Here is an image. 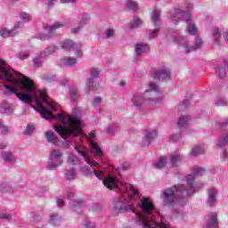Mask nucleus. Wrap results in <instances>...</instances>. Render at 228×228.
I'll use <instances>...</instances> for the list:
<instances>
[{
	"label": "nucleus",
	"instance_id": "nucleus-21",
	"mask_svg": "<svg viewBox=\"0 0 228 228\" xmlns=\"http://www.w3.org/2000/svg\"><path fill=\"white\" fill-rule=\"evenodd\" d=\"M180 15L181 17H183V19L184 20H186L187 22L189 20H191V13H190V11H185V12H181V13H176L175 15L172 16L171 19L172 20H174V19L177 18V16Z\"/></svg>",
	"mask_w": 228,
	"mask_h": 228
},
{
	"label": "nucleus",
	"instance_id": "nucleus-33",
	"mask_svg": "<svg viewBox=\"0 0 228 228\" xmlns=\"http://www.w3.org/2000/svg\"><path fill=\"white\" fill-rule=\"evenodd\" d=\"M156 168H163L167 167V157H160L159 160L155 164Z\"/></svg>",
	"mask_w": 228,
	"mask_h": 228
},
{
	"label": "nucleus",
	"instance_id": "nucleus-5",
	"mask_svg": "<svg viewBox=\"0 0 228 228\" xmlns=\"http://www.w3.org/2000/svg\"><path fill=\"white\" fill-rule=\"evenodd\" d=\"M61 156H63V153L60 150H53L50 154V162L48 165L49 170H55V168H58L60 165H61Z\"/></svg>",
	"mask_w": 228,
	"mask_h": 228
},
{
	"label": "nucleus",
	"instance_id": "nucleus-7",
	"mask_svg": "<svg viewBox=\"0 0 228 228\" xmlns=\"http://www.w3.org/2000/svg\"><path fill=\"white\" fill-rule=\"evenodd\" d=\"M4 88H6L10 94H14V95L17 96L20 101L25 102L26 104H31V102H33V98L31 95L28 94L18 93L17 90L14 87L10 86V85L4 84Z\"/></svg>",
	"mask_w": 228,
	"mask_h": 228
},
{
	"label": "nucleus",
	"instance_id": "nucleus-54",
	"mask_svg": "<svg viewBox=\"0 0 228 228\" xmlns=\"http://www.w3.org/2000/svg\"><path fill=\"white\" fill-rule=\"evenodd\" d=\"M159 30L158 29H153L150 35V38H155L156 37V35H158Z\"/></svg>",
	"mask_w": 228,
	"mask_h": 228
},
{
	"label": "nucleus",
	"instance_id": "nucleus-51",
	"mask_svg": "<svg viewBox=\"0 0 228 228\" xmlns=\"http://www.w3.org/2000/svg\"><path fill=\"white\" fill-rule=\"evenodd\" d=\"M0 128L3 129L4 134H8V127L4 126V125L1 121H0Z\"/></svg>",
	"mask_w": 228,
	"mask_h": 228
},
{
	"label": "nucleus",
	"instance_id": "nucleus-3",
	"mask_svg": "<svg viewBox=\"0 0 228 228\" xmlns=\"http://www.w3.org/2000/svg\"><path fill=\"white\" fill-rule=\"evenodd\" d=\"M68 122L69 126H66L65 125H54L53 129L63 138L64 140L67 136H79L81 134V121L77 118L69 117L68 118Z\"/></svg>",
	"mask_w": 228,
	"mask_h": 228
},
{
	"label": "nucleus",
	"instance_id": "nucleus-19",
	"mask_svg": "<svg viewBox=\"0 0 228 228\" xmlns=\"http://www.w3.org/2000/svg\"><path fill=\"white\" fill-rule=\"evenodd\" d=\"M215 202H216V191L209 189L208 204H209V206H213Z\"/></svg>",
	"mask_w": 228,
	"mask_h": 228
},
{
	"label": "nucleus",
	"instance_id": "nucleus-60",
	"mask_svg": "<svg viewBox=\"0 0 228 228\" xmlns=\"http://www.w3.org/2000/svg\"><path fill=\"white\" fill-rule=\"evenodd\" d=\"M57 204H58V207H59V208H61V206H63V200H57Z\"/></svg>",
	"mask_w": 228,
	"mask_h": 228
},
{
	"label": "nucleus",
	"instance_id": "nucleus-26",
	"mask_svg": "<svg viewBox=\"0 0 228 228\" xmlns=\"http://www.w3.org/2000/svg\"><path fill=\"white\" fill-rule=\"evenodd\" d=\"M171 165L177 167L181 163V155L174 153L170 156Z\"/></svg>",
	"mask_w": 228,
	"mask_h": 228
},
{
	"label": "nucleus",
	"instance_id": "nucleus-16",
	"mask_svg": "<svg viewBox=\"0 0 228 228\" xmlns=\"http://www.w3.org/2000/svg\"><path fill=\"white\" fill-rule=\"evenodd\" d=\"M155 138H158V132L156 131L148 132L143 140L142 147H145V145H149V143H151V142L155 140Z\"/></svg>",
	"mask_w": 228,
	"mask_h": 228
},
{
	"label": "nucleus",
	"instance_id": "nucleus-62",
	"mask_svg": "<svg viewBox=\"0 0 228 228\" xmlns=\"http://www.w3.org/2000/svg\"><path fill=\"white\" fill-rule=\"evenodd\" d=\"M89 138H95V132L92 131V132L89 134Z\"/></svg>",
	"mask_w": 228,
	"mask_h": 228
},
{
	"label": "nucleus",
	"instance_id": "nucleus-46",
	"mask_svg": "<svg viewBox=\"0 0 228 228\" xmlns=\"http://www.w3.org/2000/svg\"><path fill=\"white\" fill-rule=\"evenodd\" d=\"M10 218H12V216L10 214H6V213L0 214V220H10Z\"/></svg>",
	"mask_w": 228,
	"mask_h": 228
},
{
	"label": "nucleus",
	"instance_id": "nucleus-10",
	"mask_svg": "<svg viewBox=\"0 0 228 228\" xmlns=\"http://www.w3.org/2000/svg\"><path fill=\"white\" fill-rule=\"evenodd\" d=\"M75 149L78 154L81 155L84 159H86V163L91 167H99V163L97 162H90V158L88 157V150L85 148L83 145H77Z\"/></svg>",
	"mask_w": 228,
	"mask_h": 228
},
{
	"label": "nucleus",
	"instance_id": "nucleus-8",
	"mask_svg": "<svg viewBox=\"0 0 228 228\" xmlns=\"http://www.w3.org/2000/svg\"><path fill=\"white\" fill-rule=\"evenodd\" d=\"M141 209L146 215H152L154 209H156V206H154V203L152 200H151V198L143 197L141 200Z\"/></svg>",
	"mask_w": 228,
	"mask_h": 228
},
{
	"label": "nucleus",
	"instance_id": "nucleus-22",
	"mask_svg": "<svg viewBox=\"0 0 228 228\" xmlns=\"http://www.w3.org/2000/svg\"><path fill=\"white\" fill-rule=\"evenodd\" d=\"M90 143L93 149L92 152H94L96 156H102V150H101L99 144L94 141H91Z\"/></svg>",
	"mask_w": 228,
	"mask_h": 228
},
{
	"label": "nucleus",
	"instance_id": "nucleus-40",
	"mask_svg": "<svg viewBox=\"0 0 228 228\" xmlns=\"http://www.w3.org/2000/svg\"><path fill=\"white\" fill-rule=\"evenodd\" d=\"M34 131H35V126L34 125H28L27 128L23 132V134H33Z\"/></svg>",
	"mask_w": 228,
	"mask_h": 228
},
{
	"label": "nucleus",
	"instance_id": "nucleus-45",
	"mask_svg": "<svg viewBox=\"0 0 228 228\" xmlns=\"http://www.w3.org/2000/svg\"><path fill=\"white\" fill-rule=\"evenodd\" d=\"M20 19L22 20H31V16H29V14H28V12H21Z\"/></svg>",
	"mask_w": 228,
	"mask_h": 228
},
{
	"label": "nucleus",
	"instance_id": "nucleus-31",
	"mask_svg": "<svg viewBox=\"0 0 228 228\" xmlns=\"http://www.w3.org/2000/svg\"><path fill=\"white\" fill-rule=\"evenodd\" d=\"M0 37H3V38H8V37H15V34L13 33V30L4 28L0 30Z\"/></svg>",
	"mask_w": 228,
	"mask_h": 228
},
{
	"label": "nucleus",
	"instance_id": "nucleus-17",
	"mask_svg": "<svg viewBox=\"0 0 228 228\" xmlns=\"http://www.w3.org/2000/svg\"><path fill=\"white\" fill-rule=\"evenodd\" d=\"M113 209L116 211H127L131 207L124 206V200L120 199L114 202Z\"/></svg>",
	"mask_w": 228,
	"mask_h": 228
},
{
	"label": "nucleus",
	"instance_id": "nucleus-9",
	"mask_svg": "<svg viewBox=\"0 0 228 228\" xmlns=\"http://www.w3.org/2000/svg\"><path fill=\"white\" fill-rule=\"evenodd\" d=\"M151 74L153 76V79H159V81H168V79H170V72L166 69L159 71L153 69L151 70Z\"/></svg>",
	"mask_w": 228,
	"mask_h": 228
},
{
	"label": "nucleus",
	"instance_id": "nucleus-61",
	"mask_svg": "<svg viewBox=\"0 0 228 228\" xmlns=\"http://www.w3.org/2000/svg\"><path fill=\"white\" fill-rule=\"evenodd\" d=\"M72 197H74V192L69 191L68 192V199H72Z\"/></svg>",
	"mask_w": 228,
	"mask_h": 228
},
{
	"label": "nucleus",
	"instance_id": "nucleus-53",
	"mask_svg": "<svg viewBox=\"0 0 228 228\" xmlns=\"http://www.w3.org/2000/svg\"><path fill=\"white\" fill-rule=\"evenodd\" d=\"M200 44L201 42L200 41V43L197 44L195 46H191V48H189L188 53H191V51H197V49L200 47Z\"/></svg>",
	"mask_w": 228,
	"mask_h": 228
},
{
	"label": "nucleus",
	"instance_id": "nucleus-6",
	"mask_svg": "<svg viewBox=\"0 0 228 228\" xmlns=\"http://www.w3.org/2000/svg\"><path fill=\"white\" fill-rule=\"evenodd\" d=\"M63 26H65V24L60 22L54 23L51 26H45V29L48 32V35L40 34L38 36L39 40H49V38H53V37H54V33H56V30L60 29V28H63Z\"/></svg>",
	"mask_w": 228,
	"mask_h": 228
},
{
	"label": "nucleus",
	"instance_id": "nucleus-30",
	"mask_svg": "<svg viewBox=\"0 0 228 228\" xmlns=\"http://www.w3.org/2000/svg\"><path fill=\"white\" fill-rule=\"evenodd\" d=\"M190 122V118L188 116H183L179 118L177 126L178 127H184V126H187V124Z\"/></svg>",
	"mask_w": 228,
	"mask_h": 228
},
{
	"label": "nucleus",
	"instance_id": "nucleus-55",
	"mask_svg": "<svg viewBox=\"0 0 228 228\" xmlns=\"http://www.w3.org/2000/svg\"><path fill=\"white\" fill-rule=\"evenodd\" d=\"M28 57H29V55L27 54V53H20V54H19V59H20V60H26V59L28 58Z\"/></svg>",
	"mask_w": 228,
	"mask_h": 228
},
{
	"label": "nucleus",
	"instance_id": "nucleus-43",
	"mask_svg": "<svg viewBox=\"0 0 228 228\" xmlns=\"http://www.w3.org/2000/svg\"><path fill=\"white\" fill-rule=\"evenodd\" d=\"M204 172H206V170L202 167H196L193 169L194 175H204Z\"/></svg>",
	"mask_w": 228,
	"mask_h": 228
},
{
	"label": "nucleus",
	"instance_id": "nucleus-35",
	"mask_svg": "<svg viewBox=\"0 0 228 228\" xmlns=\"http://www.w3.org/2000/svg\"><path fill=\"white\" fill-rule=\"evenodd\" d=\"M134 106H142L143 104V98L142 96H135L133 100Z\"/></svg>",
	"mask_w": 228,
	"mask_h": 228
},
{
	"label": "nucleus",
	"instance_id": "nucleus-25",
	"mask_svg": "<svg viewBox=\"0 0 228 228\" xmlns=\"http://www.w3.org/2000/svg\"><path fill=\"white\" fill-rule=\"evenodd\" d=\"M62 63L66 65V67H74V65L77 63V61H76V58L67 57L62 59Z\"/></svg>",
	"mask_w": 228,
	"mask_h": 228
},
{
	"label": "nucleus",
	"instance_id": "nucleus-64",
	"mask_svg": "<svg viewBox=\"0 0 228 228\" xmlns=\"http://www.w3.org/2000/svg\"><path fill=\"white\" fill-rule=\"evenodd\" d=\"M224 40H227V41H228V32H226V33L224 34Z\"/></svg>",
	"mask_w": 228,
	"mask_h": 228
},
{
	"label": "nucleus",
	"instance_id": "nucleus-41",
	"mask_svg": "<svg viewBox=\"0 0 228 228\" xmlns=\"http://www.w3.org/2000/svg\"><path fill=\"white\" fill-rule=\"evenodd\" d=\"M213 37H214L216 42H218L220 40V37H222V35L220 34L219 28L213 29Z\"/></svg>",
	"mask_w": 228,
	"mask_h": 228
},
{
	"label": "nucleus",
	"instance_id": "nucleus-58",
	"mask_svg": "<svg viewBox=\"0 0 228 228\" xmlns=\"http://www.w3.org/2000/svg\"><path fill=\"white\" fill-rule=\"evenodd\" d=\"M57 0H48L47 1V5L48 6H53V4H54V3H56Z\"/></svg>",
	"mask_w": 228,
	"mask_h": 228
},
{
	"label": "nucleus",
	"instance_id": "nucleus-20",
	"mask_svg": "<svg viewBox=\"0 0 228 228\" xmlns=\"http://www.w3.org/2000/svg\"><path fill=\"white\" fill-rule=\"evenodd\" d=\"M200 154H204V148L200 146H195L190 151V155L192 156V158L200 156Z\"/></svg>",
	"mask_w": 228,
	"mask_h": 228
},
{
	"label": "nucleus",
	"instance_id": "nucleus-12",
	"mask_svg": "<svg viewBox=\"0 0 228 228\" xmlns=\"http://www.w3.org/2000/svg\"><path fill=\"white\" fill-rule=\"evenodd\" d=\"M206 228H218V216L216 213H210L208 215Z\"/></svg>",
	"mask_w": 228,
	"mask_h": 228
},
{
	"label": "nucleus",
	"instance_id": "nucleus-37",
	"mask_svg": "<svg viewBox=\"0 0 228 228\" xmlns=\"http://www.w3.org/2000/svg\"><path fill=\"white\" fill-rule=\"evenodd\" d=\"M131 28H140L142 26V20L139 18H134L130 23Z\"/></svg>",
	"mask_w": 228,
	"mask_h": 228
},
{
	"label": "nucleus",
	"instance_id": "nucleus-34",
	"mask_svg": "<svg viewBox=\"0 0 228 228\" xmlns=\"http://www.w3.org/2000/svg\"><path fill=\"white\" fill-rule=\"evenodd\" d=\"M76 175H77V173H76V168L69 169L66 174L68 181H72L76 179Z\"/></svg>",
	"mask_w": 228,
	"mask_h": 228
},
{
	"label": "nucleus",
	"instance_id": "nucleus-36",
	"mask_svg": "<svg viewBox=\"0 0 228 228\" xmlns=\"http://www.w3.org/2000/svg\"><path fill=\"white\" fill-rule=\"evenodd\" d=\"M186 31L189 35H195L197 33V27L193 24L188 25Z\"/></svg>",
	"mask_w": 228,
	"mask_h": 228
},
{
	"label": "nucleus",
	"instance_id": "nucleus-56",
	"mask_svg": "<svg viewBox=\"0 0 228 228\" xmlns=\"http://www.w3.org/2000/svg\"><path fill=\"white\" fill-rule=\"evenodd\" d=\"M93 173L94 174V175L96 177H98L99 179H101V174H102V171L97 172V170L94 169Z\"/></svg>",
	"mask_w": 228,
	"mask_h": 228
},
{
	"label": "nucleus",
	"instance_id": "nucleus-42",
	"mask_svg": "<svg viewBox=\"0 0 228 228\" xmlns=\"http://www.w3.org/2000/svg\"><path fill=\"white\" fill-rule=\"evenodd\" d=\"M151 20H153L154 22H159V11H153L151 15Z\"/></svg>",
	"mask_w": 228,
	"mask_h": 228
},
{
	"label": "nucleus",
	"instance_id": "nucleus-49",
	"mask_svg": "<svg viewBox=\"0 0 228 228\" xmlns=\"http://www.w3.org/2000/svg\"><path fill=\"white\" fill-rule=\"evenodd\" d=\"M179 138H181V134H174L170 137V142H177V140H179Z\"/></svg>",
	"mask_w": 228,
	"mask_h": 228
},
{
	"label": "nucleus",
	"instance_id": "nucleus-4",
	"mask_svg": "<svg viewBox=\"0 0 228 228\" xmlns=\"http://www.w3.org/2000/svg\"><path fill=\"white\" fill-rule=\"evenodd\" d=\"M195 182V176L193 175H189L187 177V188L184 185H175L172 188H168L164 191V197L172 204V202H175L177 198H175V193L177 191H181L182 193H185L187 195H191V193H195V189L193 188V183Z\"/></svg>",
	"mask_w": 228,
	"mask_h": 228
},
{
	"label": "nucleus",
	"instance_id": "nucleus-15",
	"mask_svg": "<svg viewBox=\"0 0 228 228\" xmlns=\"http://www.w3.org/2000/svg\"><path fill=\"white\" fill-rule=\"evenodd\" d=\"M149 86L151 88L150 95L151 97H145V101H158V93L156 92L158 90V86L154 83L149 84Z\"/></svg>",
	"mask_w": 228,
	"mask_h": 228
},
{
	"label": "nucleus",
	"instance_id": "nucleus-48",
	"mask_svg": "<svg viewBox=\"0 0 228 228\" xmlns=\"http://www.w3.org/2000/svg\"><path fill=\"white\" fill-rule=\"evenodd\" d=\"M217 74L219 77H225V69L224 68H219L217 69Z\"/></svg>",
	"mask_w": 228,
	"mask_h": 228
},
{
	"label": "nucleus",
	"instance_id": "nucleus-24",
	"mask_svg": "<svg viewBox=\"0 0 228 228\" xmlns=\"http://www.w3.org/2000/svg\"><path fill=\"white\" fill-rule=\"evenodd\" d=\"M76 44H74L71 40H65L63 43H61V47L64 49V51H70L71 49H74V46Z\"/></svg>",
	"mask_w": 228,
	"mask_h": 228
},
{
	"label": "nucleus",
	"instance_id": "nucleus-39",
	"mask_svg": "<svg viewBox=\"0 0 228 228\" xmlns=\"http://www.w3.org/2000/svg\"><path fill=\"white\" fill-rule=\"evenodd\" d=\"M73 49L75 51L76 56H77L78 58H81V56H83V51H81V45H76Z\"/></svg>",
	"mask_w": 228,
	"mask_h": 228
},
{
	"label": "nucleus",
	"instance_id": "nucleus-14",
	"mask_svg": "<svg viewBox=\"0 0 228 228\" xmlns=\"http://www.w3.org/2000/svg\"><path fill=\"white\" fill-rule=\"evenodd\" d=\"M90 76L91 78H89L86 82L88 91H90V88H92V86L94 85V79H97V77H99V69L93 68L90 71Z\"/></svg>",
	"mask_w": 228,
	"mask_h": 228
},
{
	"label": "nucleus",
	"instance_id": "nucleus-44",
	"mask_svg": "<svg viewBox=\"0 0 228 228\" xmlns=\"http://www.w3.org/2000/svg\"><path fill=\"white\" fill-rule=\"evenodd\" d=\"M69 95L71 97V101H76V99H77V89H70Z\"/></svg>",
	"mask_w": 228,
	"mask_h": 228
},
{
	"label": "nucleus",
	"instance_id": "nucleus-47",
	"mask_svg": "<svg viewBox=\"0 0 228 228\" xmlns=\"http://www.w3.org/2000/svg\"><path fill=\"white\" fill-rule=\"evenodd\" d=\"M105 35L108 38H110V37H113V35H115V30H113V28H108L105 32Z\"/></svg>",
	"mask_w": 228,
	"mask_h": 228
},
{
	"label": "nucleus",
	"instance_id": "nucleus-59",
	"mask_svg": "<svg viewBox=\"0 0 228 228\" xmlns=\"http://www.w3.org/2000/svg\"><path fill=\"white\" fill-rule=\"evenodd\" d=\"M102 98H99V97L94 98V102H95V104H101V102H102Z\"/></svg>",
	"mask_w": 228,
	"mask_h": 228
},
{
	"label": "nucleus",
	"instance_id": "nucleus-32",
	"mask_svg": "<svg viewBox=\"0 0 228 228\" xmlns=\"http://www.w3.org/2000/svg\"><path fill=\"white\" fill-rule=\"evenodd\" d=\"M56 49V45L50 46L44 53H41V56H44V58H47V56H51V54H53V53H54Z\"/></svg>",
	"mask_w": 228,
	"mask_h": 228
},
{
	"label": "nucleus",
	"instance_id": "nucleus-18",
	"mask_svg": "<svg viewBox=\"0 0 228 228\" xmlns=\"http://www.w3.org/2000/svg\"><path fill=\"white\" fill-rule=\"evenodd\" d=\"M149 51V45L137 43L135 45V53L140 56L141 54H143V53H147Z\"/></svg>",
	"mask_w": 228,
	"mask_h": 228
},
{
	"label": "nucleus",
	"instance_id": "nucleus-38",
	"mask_svg": "<svg viewBox=\"0 0 228 228\" xmlns=\"http://www.w3.org/2000/svg\"><path fill=\"white\" fill-rule=\"evenodd\" d=\"M44 55H42V53H40L37 57H36L34 59V66L35 67H40V64L42 63V60H44Z\"/></svg>",
	"mask_w": 228,
	"mask_h": 228
},
{
	"label": "nucleus",
	"instance_id": "nucleus-63",
	"mask_svg": "<svg viewBox=\"0 0 228 228\" xmlns=\"http://www.w3.org/2000/svg\"><path fill=\"white\" fill-rule=\"evenodd\" d=\"M85 225L87 228H95V226H94V225L90 226V223H88L87 224H85Z\"/></svg>",
	"mask_w": 228,
	"mask_h": 228
},
{
	"label": "nucleus",
	"instance_id": "nucleus-50",
	"mask_svg": "<svg viewBox=\"0 0 228 228\" xmlns=\"http://www.w3.org/2000/svg\"><path fill=\"white\" fill-rule=\"evenodd\" d=\"M216 106H227V102L224 99L218 100L216 102Z\"/></svg>",
	"mask_w": 228,
	"mask_h": 228
},
{
	"label": "nucleus",
	"instance_id": "nucleus-28",
	"mask_svg": "<svg viewBox=\"0 0 228 228\" xmlns=\"http://www.w3.org/2000/svg\"><path fill=\"white\" fill-rule=\"evenodd\" d=\"M3 159L5 161V163H12V161H15V157H13V154L12 152L7 151L4 153Z\"/></svg>",
	"mask_w": 228,
	"mask_h": 228
},
{
	"label": "nucleus",
	"instance_id": "nucleus-1",
	"mask_svg": "<svg viewBox=\"0 0 228 228\" xmlns=\"http://www.w3.org/2000/svg\"><path fill=\"white\" fill-rule=\"evenodd\" d=\"M0 79L13 83V85L23 92H33L35 82L22 73L15 71L13 69H6V63L0 59Z\"/></svg>",
	"mask_w": 228,
	"mask_h": 228
},
{
	"label": "nucleus",
	"instance_id": "nucleus-2",
	"mask_svg": "<svg viewBox=\"0 0 228 228\" xmlns=\"http://www.w3.org/2000/svg\"><path fill=\"white\" fill-rule=\"evenodd\" d=\"M36 102L38 106L37 111L41 114L43 118H45L46 120L55 118V120H58L61 124H65L67 118L62 113H59L54 116L53 112L49 111L47 109H45V107H44V104H42V102H46V104H48L49 110H56V105L53 102H51V98H49V95H47L46 90L38 91Z\"/></svg>",
	"mask_w": 228,
	"mask_h": 228
},
{
	"label": "nucleus",
	"instance_id": "nucleus-11",
	"mask_svg": "<svg viewBox=\"0 0 228 228\" xmlns=\"http://www.w3.org/2000/svg\"><path fill=\"white\" fill-rule=\"evenodd\" d=\"M103 184L108 190L118 188V176H108L103 180Z\"/></svg>",
	"mask_w": 228,
	"mask_h": 228
},
{
	"label": "nucleus",
	"instance_id": "nucleus-23",
	"mask_svg": "<svg viewBox=\"0 0 228 228\" xmlns=\"http://www.w3.org/2000/svg\"><path fill=\"white\" fill-rule=\"evenodd\" d=\"M67 162L69 165H79V159L73 153L68 155Z\"/></svg>",
	"mask_w": 228,
	"mask_h": 228
},
{
	"label": "nucleus",
	"instance_id": "nucleus-27",
	"mask_svg": "<svg viewBox=\"0 0 228 228\" xmlns=\"http://www.w3.org/2000/svg\"><path fill=\"white\" fill-rule=\"evenodd\" d=\"M83 206H85L84 201H75L74 204L71 206V209L73 211L81 213V209L83 208Z\"/></svg>",
	"mask_w": 228,
	"mask_h": 228
},
{
	"label": "nucleus",
	"instance_id": "nucleus-29",
	"mask_svg": "<svg viewBox=\"0 0 228 228\" xmlns=\"http://www.w3.org/2000/svg\"><path fill=\"white\" fill-rule=\"evenodd\" d=\"M126 6V8H128V10H131L132 12H136V10H138V4L132 0H127Z\"/></svg>",
	"mask_w": 228,
	"mask_h": 228
},
{
	"label": "nucleus",
	"instance_id": "nucleus-13",
	"mask_svg": "<svg viewBox=\"0 0 228 228\" xmlns=\"http://www.w3.org/2000/svg\"><path fill=\"white\" fill-rule=\"evenodd\" d=\"M45 138L49 143H52L53 145H57L59 142L58 136H56V134H54V132L52 130H48L45 133Z\"/></svg>",
	"mask_w": 228,
	"mask_h": 228
},
{
	"label": "nucleus",
	"instance_id": "nucleus-57",
	"mask_svg": "<svg viewBox=\"0 0 228 228\" xmlns=\"http://www.w3.org/2000/svg\"><path fill=\"white\" fill-rule=\"evenodd\" d=\"M131 191L134 193V195H138V189L135 187H131Z\"/></svg>",
	"mask_w": 228,
	"mask_h": 228
},
{
	"label": "nucleus",
	"instance_id": "nucleus-52",
	"mask_svg": "<svg viewBox=\"0 0 228 228\" xmlns=\"http://www.w3.org/2000/svg\"><path fill=\"white\" fill-rule=\"evenodd\" d=\"M182 108H184V110H186L187 108H190V101L184 100L182 102Z\"/></svg>",
	"mask_w": 228,
	"mask_h": 228
}]
</instances>
